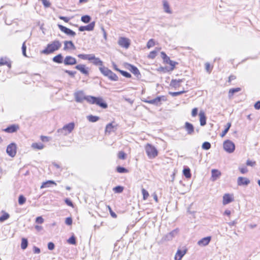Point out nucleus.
I'll return each instance as SVG.
<instances>
[{
    "label": "nucleus",
    "mask_w": 260,
    "mask_h": 260,
    "mask_svg": "<svg viewBox=\"0 0 260 260\" xmlns=\"http://www.w3.org/2000/svg\"><path fill=\"white\" fill-rule=\"evenodd\" d=\"M51 184L56 185V183L53 180H48L42 183L41 188L49 187Z\"/></svg>",
    "instance_id": "obj_28"
},
{
    "label": "nucleus",
    "mask_w": 260,
    "mask_h": 260,
    "mask_svg": "<svg viewBox=\"0 0 260 260\" xmlns=\"http://www.w3.org/2000/svg\"><path fill=\"white\" fill-rule=\"evenodd\" d=\"M223 147L225 151L228 153H232L235 149L234 143L230 140H226L224 142Z\"/></svg>",
    "instance_id": "obj_5"
},
{
    "label": "nucleus",
    "mask_w": 260,
    "mask_h": 260,
    "mask_svg": "<svg viewBox=\"0 0 260 260\" xmlns=\"http://www.w3.org/2000/svg\"><path fill=\"white\" fill-rule=\"evenodd\" d=\"M233 200V198L230 194L226 193L223 197L222 203L223 205H226L232 202Z\"/></svg>",
    "instance_id": "obj_22"
},
{
    "label": "nucleus",
    "mask_w": 260,
    "mask_h": 260,
    "mask_svg": "<svg viewBox=\"0 0 260 260\" xmlns=\"http://www.w3.org/2000/svg\"><path fill=\"white\" fill-rule=\"evenodd\" d=\"M16 144L12 143L7 146L6 152L10 156L14 157L16 154Z\"/></svg>",
    "instance_id": "obj_6"
},
{
    "label": "nucleus",
    "mask_w": 260,
    "mask_h": 260,
    "mask_svg": "<svg viewBox=\"0 0 260 260\" xmlns=\"http://www.w3.org/2000/svg\"><path fill=\"white\" fill-rule=\"evenodd\" d=\"M187 249H184L183 250H181L180 249H178L175 255L174 259L175 260H181L183 256L186 253Z\"/></svg>",
    "instance_id": "obj_14"
},
{
    "label": "nucleus",
    "mask_w": 260,
    "mask_h": 260,
    "mask_svg": "<svg viewBox=\"0 0 260 260\" xmlns=\"http://www.w3.org/2000/svg\"><path fill=\"white\" fill-rule=\"evenodd\" d=\"M118 157L119 159H124L126 157V154L123 151H120L118 153Z\"/></svg>",
    "instance_id": "obj_51"
},
{
    "label": "nucleus",
    "mask_w": 260,
    "mask_h": 260,
    "mask_svg": "<svg viewBox=\"0 0 260 260\" xmlns=\"http://www.w3.org/2000/svg\"><path fill=\"white\" fill-rule=\"evenodd\" d=\"M61 46V42L58 40H55L48 44L46 48L41 51V53L44 54H49L58 50Z\"/></svg>",
    "instance_id": "obj_2"
},
{
    "label": "nucleus",
    "mask_w": 260,
    "mask_h": 260,
    "mask_svg": "<svg viewBox=\"0 0 260 260\" xmlns=\"http://www.w3.org/2000/svg\"><path fill=\"white\" fill-rule=\"evenodd\" d=\"M81 20L85 23H89L91 20V17L89 15H84L81 17Z\"/></svg>",
    "instance_id": "obj_39"
},
{
    "label": "nucleus",
    "mask_w": 260,
    "mask_h": 260,
    "mask_svg": "<svg viewBox=\"0 0 260 260\" xmlns=\"http://www.w3.org/2000/svg\"><path fill=\"white\" fill-rule=\"evenodd\" d=\"M246 165L248 166L253 167L256 165V162L248 159L246 161Z\"/></svg>",
    "instance_id": "obj_61"
},
{
    "label": "nucleus",
    "mask_w": 260,
    "mask_h": 260,
    "mask_svg": "<svg viewBox=\"0 0 260 260\" xmlns=\"http://www.w3.org/2000/svg\"><path fill=\"white\" fill-rule=\"evenodd\" d=\"M69 49H72L73 50L76 49L75 46L71 41H65L64 42L63 50H67Z\"/></svg>",
    "instance_id": "obj_20"
},
{
    "label": "nucleus",
    "mask_w": 260,
    "mask_h": 260,
    "mask_svg": "<svg viewBox=\"0 0 260 260\" xmlns=\"http://www.w3.org/2000/svg\"><path fill=\"white\" fill-rule=\"evenodd\" d=\"M95 26V22L93 21L90 22L89 24L86 26H81L79 28V30L80 31H83L85 30L91 31L94 29Z\"/></svg>",
    "instance_id": "obj_13"
},
{
    "label": "nucleus",
    "mask_w": 260,
    "mask_h": 260,
    "mask_svg": "<svg viewBox=\"0 0 260 260\" xmlns=\"http://www.w3.org/2000/svg\"><path fill=\"white\" fill-rule=\"evenodd\" d=\"M109 79H110L112 81H116L118 80V77L115 73H113L112 75L109 78Z\"/></svg>",
    "instance_id": "obj_57"
},
{
    "label": "nucleus",
    "mask_w": 260,
    "mask_h": 260,
    "mask_svg": "<svg viewBox=\"0 0 260 260\" xmlns=\"http://www.w3.org/2000/svg\"><path fill=\"white\" fill-rule=\"evenodd\" d=\"M78 57L81 59L84 60H88L89 61H91L92 58L91 56V54H79L78 55Z\"/></svg>",
    "instance_id": "obj_29"
},
{
    "label": "nucleus",
    "mask_w": 260,
    "mask_h": 260,
    "mask_svg": "<svg viewBox=\"0 0 260 260\" xmlns=\"http://www.w3.org/2000/svg\"><path fill=\"white\" fill-rule=\"evenodd\" d=\"M7 65L9 69L11 68V63L10 61L7 60L6 57L0 58V66Z\"/></svg>",
    "instance_id": "obj_26"
},
{
    "label": "nucleus",
    "mask_w": 260,
    "mask_h": 260,
    "mask_svg": "<svg viewBox=\"0 0 260 260\" xmlns=\"http://www.w3.org/2000/svg\"><path fill=\"white\" fill-rule=\"evenodd\" d=\"M44 222V219L42 216L37 217L36 219V222L38 224H42Z\"/></svg>",
    "instance_id": "obj_58"
},
{
    "label": "nucleus",
    "mask_w": 260,
    "mask_h": 260,
    "mask_svg": "<svg viewBox=\"0 0 260 260\" xmlns=\"http://www.w3.org/2000/svg\"><path fill=\"white\" fill-rule=\"evenodd\" d=\"M72 222H73V220H72V218L71 217H69L66 218V220H65V223L66 224H67L68 225H70L72 224Z\"/></svg>",
    "instance_id": "obj_60"
},
{
    "label": "nucleus",
    "mask_w": 260,
    "mask_h": 260,
    "mask_svg": "<svg viewBox=\"0 0 260 260\" xmlns=\"http://www.w3.org/2000/svg\"><path fill=\"white\" fill-rule=\"evenodd\" d=\"M57 26L59 29L67 35L74 37L76 36V34L75 31L68 28L61 24H57Z\"/></svg>",
    "instance_id": "obj_7"
},
{
    "label": "nucleus",
    "mask_w": 260,
    "mask_h": 260,
    "mask_svg": "<svg viewBox=\"0 0 260 260\" xmlns=\"http://www.w3.org/2000/svg\"><path fill=\"white\" fill-rule=\"evenodd\" d=\"M118 44L120 46L127 49L129 47L130 45L129 40L127 38L124 37H121L119 39Z\"/></svg>",
    "instance_id": "obj_9"
},
{
    "label": "nucleus",
    "mask_w": 260,
    "mask_h": 260,
    "mask_svg": "<svg viewBox=\"0 0 260 260\" xmlns=\"http://www.w3.org/2000/svg\"><path fill=\"white\" fill-rule=\"evenodd\" d=\"M75 127V124L74 122H70L67 124H66L63 126L66 131L68 133V134L72 132Z\"/></svg>",
    "instance_id": "obj_24"
},
{
    "label": "nucleus",
    "mask_w": 260,
    "mask_h": 260,
    "mask_svg": "<svg viewBox=\"0 0 260 260\" xmlns=\"http://www.w3.org/2000/svg\"><path fill=\"white\" fill-rule=\"evenodd\" d=\"M183 81V79H172L170 82V86L177 89L180 86V84Z\"/></svg>",
    "instance_id": "obj_18"
},
{
    "label": "nucleus",
    "mask_w": 260,
    "mask_h": 260,
    "mask_svg": "<svg viewBox=\"0 0 260 260\" xmlns=\"http://www.w3.org/2000/svg\"><path fill=\"white\" fill-rule=\"evenodd\" d=\"M156 51H152L150 52L148 57L149 58L153 59L156 57Z\"/></svg>",
    "instance_id": "obj_54"
},
{
    "label": "nucleus",
    "mask_w": 260,
    "mask_h": 260,
    "mask_svg": "<svg viewBox=\"0 0 260 260\" xmlns=\"http://www.w3.org/2000/svg\"><path fill=\"white\" fill-rule=\"evenodd\" d=\"M211 240L210 236H208L201 239L198 242V244L200 246H205L208 245Z\"/></svg>",
    "instance_id": "obj_15"
},
{
    "label": "nucleus",
    "mask_w": 260,
    "mask_h": 260,
    "mask_svg": "<svg viewBox=\"0 0 260 260\" xmlns=\"http://www.w3.org/2000/svg\"><path fill=\"white\" fill-rule=\"evenodd\" d=\"M198 109L197 108H194L192 110L191 115L192 117H195L197 115Z\"/></svg>",
    "instance_id": "obj_63"
},
{
    "label": "nucleus",
    "mask_w": 260,
    "mask_h": 260,
    "mask_svg": "<svg viewBox=\"0 0 260 260\" xmlns=\"http://www.w3.org/2000/svg\"><path fill=\"white\" fill-rule=\"evenodd\" d=\"M87 119L90 121L92 122H95L97 121H98L100 119V117L97 116H93L92 115H89L87 116Z\"/></svg>",
    "instance_id": "obj_38"
},
{
    "label": "nucleus",
    "mask_w": 260,
    "mask_h": 260,
    "mask_svg": "<svg viewBox=\"0 0 260 260\" xmlns=\"http://www.w3.org/2000/svg\"><path fill=\"white\" fill-rule=\"evenodd\" d=\"M185 92H186V91L185 90H182V91H177V92H171V91H170L169 92V94L170 95H172V96H176L181 95V94L184 93Z\"/></svg>",
    "instance_id": "obj_45"
},
{
    "label": "nucleus",
    "mask_w": 260,
    "mask_h": 260,
    "mask_svg": "<svg viewBox=\"0 0 260 260\" xmlns=\"http://www.w3.org/2000/svg\"><path fill=\"white\" fill-rule=\"evenodd\" d=\"M205 69L206 71L210 73L211 72L212 68L211 67L210 64L208 62L205 63Z\"/></svg>",
    "instance_id": "obj_55"
},
{
    "label": "nucleus",
    "mask_w": 260,
    "mask_h": 260,
    "mask_svg": "<svg viewBox=\"0 0 260 260\" xmlns=\"http://www.w3.org/2000/svg\"><path fill=\"white\" fill-rule=\"evenodd\" d=\"M231 123H230V122H228L227 124H226V128L224 129V130L222 132V133L220 134V136L221 137H224L226 134L228 132L230 128L231 127Z\"/></svg>",
    "instance_id": "obj_41"
},
{
    "label": "nucleus",
    "mask_w": 260,
    "mask_h": 260,
    "mask_svg": "<svg viewBox=\"0 0 260 260\" xmlns=\"http://www.w3.org/2000/svg\"><path fill=\"white\" fill-rule=\"evenodd\" d=\"M68 242L71 244H76V239L74 236H71L68 240Z\"/></svg>",
    "instance_id": "obj_53"
},
{
    "label": "nucleus",
    "mask_w": 260,
    "mask_h": 260,
    "mask_svg": "<svg viewBox=\"0 0 260 260\" xmlns=\"http://www.w3.org/2000/svg\"><path fill=\"white\" fill-rule=\"evenodd\" d=\"M119 72L122 74V75H123L124 77L126 78H131L132 76L131 75L126 71L120 70Z\"/></svg>",
    "instance_id": "obj_50"
},
{
    "label": "nucleus",
    "mask_w": 260,
    "mask_h": 260,
    "mask_svg": "<svg viewBox=\"0 0 260 260\" xmlns=\"http://www.w3.org/2000/svg\"><path fill=\"white\" fill-rule=\"evenodd\" d=\"M167 98L165 96H159L152 100H146L144 102L155 106H159L161 104L162 101H166Z\"/></svg>",
    "instance_id": "obj_4"
},
{
    "label": "nucleus",
    "mask_w": 260,
    "mask_h": 260,
    "mask_svg": "<svg viewBox=\"0 0 260 260\" xmlns=\"http://www.w3.org/2000/svg\"><path fill=\"white\" fill-rule=\"evenodd\" d=\"M56 135L57 136H67L68 135V133H67L63 127L61 128L58 129L56 132Z\"/></svg>",
    "instance_id": "obj_35"
},
{
    "label": "nucleus",
    "mask_w": 260,
    "mask_h": 260,
    "mask_svg": "<svg viewBox=\"0 0 260 260\" xmlns=\"http://www.w3.org/2000/svg\"><path fill=\"white\" fill-rule=\"evenodd\" d=\"M113 190L116 193H121L123 190V187L121 186H117L113 188Z\"/></svg>",
    "instance_id": "obj_47"
},
{
    "label": "nucleus",
    "mask_w": 260,
    "mask_h": 260,
    "mask_svg": "<svg viewBox=\"0 0 260 260\" xmlns=\"http://www.w3.org/2000/svg\"><path fill=\"white\" fill-rule=\"evenodd\" d=\"M42 4L46 8L49 7L51 5L50 3L47 0H42Z\"/></svg>",
    "instance_id": "obj_59"
},
{
    "label": "nucleus",
    "mask_w": 260,
    "mask_h": 260,
    "mask_svg": "<svg viewBox=\"0 0 260 260\" xmlns=\"http://www.w3.org/2000/svg\"><path fill=\"white\" fill-rule=\"evenodd\" d=\"M184 127L188 135H191L193 134L194 128L193 125L191 123L188 122H186L185 123Z\"/></svg>",
    "instance_id": "obj_17"
},
{
    "label": "nucleus",
    "mask_w": 260,
    "mask_h": 260,
    "mask_svg": "<svg viewBox=\"0 0 260 260\" xmlns=\"http://www.w3.org/2000/svg\"><path fill=\"white\" fill-rule=\"evenodd\" d=\"M142 192L143 196V199L144 200L147 199L149 196V193H148V191L146 190H145V189L143 188L142 189Z\"/></svg>",
    "instance_id": "obj_52"
},
{
    "label": "nucleus",
    "mask_w": 260,
    "mask_h": 260,
    "mask_svg": "<svg viewBox=\"0 0 260 260\" xmlns=\"http://www.w3.org/2000/svg\"><path fill=\"white\" fill-rule=\"evenodd\" d=\"M9 217L8 213L2 211L0 213V221H4L7 220Z\"/></svg>",
    "instance_id": "obj_31"
},
{
    "label": "nucleus",
    "mask_w": 260,
    "mask_h": 260,
    "mask_svg": "<svg viewBox=\"0 0 260 260\" xmlns=\"http://www.w3.org/2000/svg\"><path fill=\"white\" fill-rule=\"evenodd\" d=\"M254 107L256 110L260 109V101H258L255 103Z\"/></svg>",
    "instance_id": "obj_64"
},
{
    "label": "nucleus",
    "mask_w": 260,
    "mask_h": 260,
    "mask_svg": "<svg viewBox=\"0 0 260 260\" xmlns=\"http://www.w3.org/2000/svg\"><path fill=\"white\" fill-rule=\"evenodd\" d=\"M55 245L53 242H50L48 243V248L50 250H52L54 249Z\"/></svg>",
    "instance_id": "obj_62"
},
{
    "label": "nucleus",
    "mask_w": 260,
    "mask_h": 260,
    "mask_svg": "<svg viewBox=\"0 0 260 260\" xmlns=\"http://www.w3.org/2000/svg\"><path fill=\"white\" fill-rule=\"evenodd\" d=\"M183 175L187 178H190L191 177L190 170L189 168L184 169L183 171Z\"/></svg>",
    "instance_id": "obj_37"
},
{
    "label": "nucleus",
    "mask_w": 260,
    "mask_h": 260,
    "mask_svg": "<svg viewBox=\"0 0 260 260\" xmlns=\"http://www.w3.org/2000/svg\"><path fill=\"white\" fill-rule=\"evenodd\" d=\"M154 45L155 43L154 40L153 39H150L147 43V47L148 48H150L154 46Z\"/></svg>",
    "instance_id": "obj_49"
},
{
    "label": "nucleus",
    "mask_w": 260,
    "mask_h": 260,
    "mask_svg": "<svg viewBox=\"0 0 260 260\" xmlns=\"http://www.w3.org/2000/svg\"><path fill=\"white\" fill-rule=\"evenodd\" d=\"M241 88H239V87L230 89L229 91V98H231L235 93L241 91Z\"/></svg>",
    "instance_id": "obj_32"
},
{
    "label": "nucleus",
    "mask_w": 260,
    "mask_h": 260,
    "mask_svg": "<svg viewBox=\"0 0 260 260\" xmlns=\"http://www.w3.org/2000/svg\"><path fill=\"white\" fill-rule=\"evenodd\" d=\"M99 70L105 76L108 75L109 72L110 71L108 68L103 66L100 67Z\"/></svg>",
    "instance_id": "obj_33"
},
{
    "label": "nucleus",
    "mask_w": 260,
    "mask_h": 260,
    "mask_svg": "<svg viewBox=\"0 0 260 260\" xmlns=\"http://www.w3.org/2000/svg\"><path fill=\"white\" fill-rule=\"evenodd\" d=\"M157 71L163 72V73H166L170 71V70L168 69V68L167 67H160L157 69Z\"/></svg>",
    "instance_id": "obj_48"
},
{
    "label": "nucleus",
    "mask_w": 260,
    "mask_h": 260,
    "mask_svg": "<svg viewBox=\"0 0 260 260\" xmlns=\"http://www.w3.org/2000/svg\"><path fill=\"white\" fill-rule=\"evenodd\" d=\"M63 63L66 66H71L76 64L77 61L75 58L71 56H67L63 60Z\"/></svg>",
    "instance_id": "obj_10"
},
{
    "label": "nucleus",
    "mask_w": 260,
    "mask_h": 260,
    "mask_svg": "<svg viewBox=\"0 0 260 260\" xmlns=\"http://www.w3.org/2000/svg\"><path fill=\"white\" fill-rule=\"evenodd\" d=\"M178 229H175L171 231V232L165 235L162 238V241H168L172 240L173 238L178 234Z\"/></svg>",
    "instance_id": "obj_8"
},
{
    "label": "nucleus",
    "mask_w": 260,
    "mask_h": 260,
    "mask_svg": "<svg viewBox=\"0 0 260 260\" xmlns=\"http://www.w3.org/2000/svg\"><path fill=\"white\" fill-rule=\"evenodd\" d=\"M211 144L208 142H205L203 143L202 148V149L207 150L211 148Z\"/></svg>",
    "instance_id": "obj_43"
},
{
    "label": "nucleus",
    "mask_w": 260,
    "mask_h": 260,
    "mask_svg": "<svg viewBox=\"0 0 260 260\" xmlns=\"http://www.w3.org/2000/svg\"><path fill=\"white\" fill-rule=\"evenodd\" d=\"M91 58H92L91 61H92L93 64L103 67V61L99 58L96 57L93 54H91Z\"/></svg>",
    "instance_id": "obj_23"
},
{
    "label": "nucleus",
    "mask_w": 260,
    "mask_h": 260,
    "mask_svg": "<svg viewBox=\"0 0 260 260\" xmlns=\"http://www.w3.org/2000/svg\"><path fill=\"white\" fill-rule=\"evenodd\" d=\"M53 61L57 63H61L63 62V56L61 54H58L52 59Z\"/></svg>",
    "instance_id": "obj_27"
},
{
    "label": "nucleus",
    "mask_w": 260,
    "mask_h": 260,
    "mask_svg": "<svg viewBox=\"0 0 260 260\" xmlns=\"http://www.w3.org/2000/svg\"><path fill=\"white\" fill-rule=\"evenodd\" d=\"M115 126L113 125L112 123H110L106 125L105 132L110 133L112 132H114L115 131Z\"/></svg>",
    "instance_id": "obj_30"
},
{
    "label": "nucleus",
    "mask_w": 260,
    "mask_h": 260,
    "mask_svg": "<svg viewBox=\"0 0 260 260\" xmlns=\"http://www.w3.org/2000/svg\"><path fill=\"white\" fill-rule=\"evenodd\" d=\"M26 46L25 45V42H24L22 46V54L24 56H26Z\"/></svg>",
    "instance_id": "obj_56"
},
{
    "label": "nucleus",
    "mask_w": 260,
    "mask_h": 260,
    "mask_svg": "<svg viewBox=\"0 0 260 260\" xmlns=\"http://www.w3.org/2000/svg\"><path fill=\"white\" fill-rule=\"evenodd\" d=\"M26 202V198L23 195H20L18 197V203L22 205Z\"/></svg>",
    "instance_id": "obj_44"
},
{
    "label": "nucleus",
    "mask_w": 260,
    "mask_h": 260,
    "mask_svg": "<svg viewBox=\"0 0 260 260\" xmlns=\"http://www.w3.org/2000/svg\"><path fill=\"white\" fill-rule=\"evenodd\" d=\"M200 122L201 126H204L206 124V116L203 111H200L199 113Z\"/></svg>",
    "instance_id": "obj_19"
},
{
    "label": "nucleus",
    "mask_w": 260,
    "mask_h": 260,
    "mask_svg": "<svg viewBox=\"0 0 260 260\" xmlns=\"http://www.w3.org/2000/svg\"><path fill=\"white\" fill-rule=\"evenodd\" d=\"M74 97L76 102L77 103H82L84 100H86L89 104H96L103 109H106L108 107L107 104L102 98L91 95L85 96L84 95V92L82 90L75 92Z\"/></svg>",
    "instance_id": "obj_1"
},
{
    "label": "nucleus",
    "mask_w": 260,
    "mask_h": 260,
    "mask_svg": "<svg viewBox=\"0 0 260 260\" xmlns=\"http://www.w3.org/2000/svg\"><path fill=\"white\" fill-rule=\"evenodd\" d=\"M168 64H169L171 66V68L170 69V71H172L174 70V69L175 67V66L176 64H178V63L177 62H176L175 61H173V60H171L170 61H169V62Z\"/></svg>",
    "instance_id": "obj_46"
},
{
    "label": "nucleus",
    "mask_w": 260,
    "mask_h": 260,
    "mask_svg": "<svg viewBox=\"0 0 260 260\" xmlns=\"http://www.w3.org/2000/svg\"><path fill=\"white\" fill-rule=\"evenodd\" d=\"M250 183V180L247 178L239 177L237 179V184L238 186H247Z\"/></svg>",
    "instance_id": "obj_12"
},
{
    "label": "nucleus",
    "mask_w": 260,
    "mask_h": 260,
    "mask_svg": "<svg viewBox=\"0 0 260 260\" xmlns=\"http://www.w3.org/2000/svg\"><path fill=\"white\" fill-rule=\"evenodd\" d=\"M75 69L79 70L81 73L85 75H88L89 69L85 65L79 64L75 67Z\"/></svg>",
    "instance_id": "obj_11"
},
{
    "label": "nucleus",
    "mask_w": 260,
    "mask_h": 260,
    "mask_svg": "<svg viewBox=\"0 0 260 260\" xmlns=\"http://www.w3.org/2000/svg\"><path fill=\"white\" fill-rule=\"evenodd\" d=\"M211 174L212 180L215 181L221 175V173L218 170L213 169L211 171Z\"/></svg>",
    "instance_id": "obj_25"
},
{
    "label": "nucleus",
    "mask_w": 260,
    "mask_h": 260,
    "mask_svg": "<svg viewBox=\"0 0 260 260\" xmlns=\"http://www.w3.org/2000/svg\"><path fill=\"white\" fill-rule=\"evenodd\" d=\"M18 128V125L13 124L4 129V131L8 133H13L16 132Z\"/></svg>",
    "instance_id": "obj_21"
},
{
    "label": "nucleus",
    "mask_w": 260,
    "mask_h": 260,
    "mask_svg": "<svg viewBox=\"0 0 260 260\" xmlns=\"http://www.w3.org/2000/svg\"><path fill=\"white\" fill-rule=\"evenodd\" d=\"M163 6L164 11L167 13H171V11L170 10L169 5L168 3L166 1H163Z\"/></svg>",
    "instance_id": "obj_36"
},
{
    "label": "nucleus",
    "mask_w": 260,
    "mask_h": 260,
    "mask_svg": "<svg viewBox=\"0 0 260 260\" xmlns=\"http://www.w3.org/2000/svg\"><path fill=\"white\" fill-rule=\"evenodd\" d=\"M127 65L128 67H127V69L134 75L136 76L137 77H139V76H141L139 70L138 69V68L136 67H135V66L132 65V64H129V63H128Z\"/></svg>",
    "instance_id": "obj_16"
},
{
    "label": "nucleus",
    "mask_w": 260,
    "mask_h": 260,
    "mask_svg": "<svg viewBox=\"0 0 260 260\" xmlns=\"http://www.w3.org/2000/svg\"><path fill=\"white\" fill-rule=\"evenodd\" d=\"M146 154L150 159L155 158L158 155L156 148L151 144H147L145 147Z\"/></svg>",
    "instance_id": "obj_3"
},
{
    "label": "nucleus",
    "mask_w": 260,
    "mask_h": 260,
    "mask_svg": "<svg viewBox=\"0 0 260 260\" xmlns=\"http://www.w3.org/2000/svg\"><path fill=\"white\" fill-rule=\"evenodd\" d=\"M31 147L34 149L41 150L44 148V145L41 143H34L31 145Z\"/></svg>",
    "instance_id": "obj_34"
},
{
    "label": "nucleus",
    "mask_w": 260,
    "mask_h": 260,
    "mask_svg": "<svg viewBox=\"0 0 260 260\" xmlns=\"http://www.w3.org/2000/svg\"><path fill=\"white\" fill-rule=\"evenodd\" d=\"M116 171L119 173H125L128 172V170L126 168L121 166L117 167L116 168Z\"/></svg>",
    "instance_id": "obj_42"
},
{
    "label": "nucleus",
    "mask_w": 260,
    "mask_h": 260,
    "mask_svg": "<svg viewBox=\"0 0 260 260\" xmlns=\"http://www.w3.org/2000/svg\"><path fill=\"white\" fill-rule=\"evenodd\" d=\"M28 245L27 240L25 238H22L21 240V247L22 249H25Z\"/></svg>",
    "instance_id": "obj_40"
}]
</instances>
